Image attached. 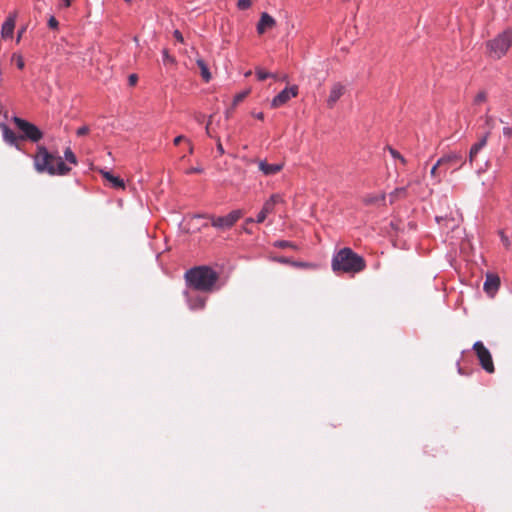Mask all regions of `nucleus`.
Returning a JSON list of instances; mask_svg holds the SVG:
<instances>
[{"instance_id":"obj_12","label":"nucleus","mask_w":512,"mask_h":512,"mask_svg":"<svg viewBox=\"0 0 512 512\" xmlns=\"http://www.w3.org/2000/svg\"><path fill=\"white\" fill-rule=\"evenodd\" d=\"M258 163V169L265 175V176H272L277 173H279L282 168V163H274L270 164L266 160H259Z\"/></svg>"},{"instance_id":"obj_31","label":"nucleus","mask_w":512,"mask_h":512,"mask_svg":"<svg viewBox=\"0 0 512 512\" xmlns=\"http://www.w3.org/2000/svg\"><path fill=\"white\" fill-rule=\"evenodd\" d=\"M58 26H59L58 20L54 16H51L48 19V27L50 29L56 30L58 28Z\"/></svg>"},{"instance_id":"obj_10","label":"nucleus","mask_w":512,"mask_h":512,"mask_svg":"<svg viewBox=\"0 0 512 512\" xmlns=\"http://www.w3.org/2000/svg\"><path fill=\"white\" fill-rule=\"evenodd\" d=\"M298 93L297 87L292 86L285 88L272 100V107L277 108L287 103L292 97H295Z\"/></svg>"},{"instance_id":"obj_44","label":"nucleus","mask_w":512,"mask_h":512,"mask_svg":"<svg viewBox=\"0 0 512 512\" xmlns=\"http://www.w3.org/2000/svg\"><path fill=\"white\" fill-rule=\"evenodd\" d=\"M186 142H187L188 148H189V149H187V152L192 154L193 153V145H192V143L189 140H186Z\"/></svg>"},{"instance_id":"obj_45","label":"nucleus","mask_w":512,"mask_h":512,"mask_svg":"<svg viewBox=\"0 0 512 512\" xmlns=\"http://www.w3.org/2000/svg\"><path fill=\"white\" fill-rule=\"evenodd\" d=\"M73 0H63L62 1V6L64 7H69L71 5Z\"/></svg>"},{"instance_id":"obj_32","label":"nucleus","mask_w":512,"mask_h":512,"mask_svg":"<svg viewBox=\"0 0 512 512\" xmlns=\"http://www.w3.org/2000/svg\"><path fill=\"white\" fill-rule=\"evenodd\" d=\"M256 75H257V78H258L260 81H263V80H265V79H267L268 77H270V76H271L268 72H266V71H264V70H261V69H258V70L256 71Z\"/></svg>"},{"instance_id":"obj_38","label":"nucleus","mask_w":512,"mask_h":512,"mask_svg":"<svg viewBox=\"0 0 512 512\" xmlns=\"http://www.w3.org/2000/svg\"><path fill=\"white\" fill-rule=\"evenodd\" d=\"M503 134L506 137H512V127H504Z\"/></svg>"},{"instance_id":"obj_41","label":"nucleus","mask_w":512,"mask_h":512,"mask_svg":"<svg viewBox=\"0 0 512 512\" xmlns=\"http://www.w3.org/2000/svg\"><path fill=\"white\" fill-rule=\"evenodd\" d=\"M217 151L219 152L220 155L224 154V148L219 138L217 139Z\"/></svg>"},{"instance_id":"obj_23","label":"nucleus","mask_w":512,"mask_h":512,"mask_svg":"<svg viewBox=\"0 0 512 512\" xmlns=\"http://www.w3.org/2000/svg\"><path fill=\"white\" fill-rule=\"evenodd\" d=\"M64 156L69 163L74 165L77 164L76 156L69 147L64 151Z\"/></svg>"},{"instance_id":"obj_24","label":"nucleus","mask_w":512,"mask_h":512,"mask_svg":"<svg viewBox=\"0 0 512 512\" xmlns=\"http://www.w3.org/2000/svg\"><path fill=\"white\" fill-rule=\"evenodd\" d=\"M388 150L394 159H398L403 165L407 163L406 159L396 149L389 147Z\"/></svg>"},{"instance_id":"obj_4","label":"nucleus","mask_w":512,"mask_h":512,"mask_svg":"<svg viewBox=\"0 0 512 512\" xmlns=\"http://www.w3.org/2000/svg\"><path fill=\"white\" fill-rule=\"evenodd\" d=\"M511 46L512 31L509 29L501 32L486 43L488 55L494 59H501L505 56Z\"/></svg>"},{"instance_id":"obj_21","label":"nucleus","mask_w":512,"mask_h":512,"mask_svg":"<svg viewBox=\"0 0 512 512\" xmlns=\"http://www.w3.org/2000/svg\"><path fill=\"white\" fill-rule=\"evenodd\" d=\"M206 298L197 296L195 298L188 299L189 308L192 310H201L205 307Z\"/></svg>"},{"instance_id":"obj_33","label":"nucleus","mask_w":512,"mask_h":512,"mask_svg":"<svg viewBox=\"0 0 512 512\" xmlns=\"http://www.w3.org/2000/svg\"><path fill=\"white\" fill-rule=\"evenodd\" d=\"M500 235H501V240H502L503 245L508 249L511 245L510 240L508 239V237L506 235H504L503 232H501Z\"/></svg>"},{"instance_id":"obj_35","label":"nucleus","mask_w":512,"mask_h":512,"mask_svg":"<svg viewBox=\"0 0 512 512\" xmlns=\"http://www.w3.org/2000/svg\"><path fill=\"white\" fill-rule=\"evenodd\" d=\"M439 167H443L442 164H438V161L435 163V165L431 168L430 174L432 177L437 176V170Z\"/></svg>"},{"instance_id":"obj_14","label":"nucleus","mask_w":512,"mask_h":512,"mask_svg":"<svg viewBox=\"0 0 512 512\" xmlns=\"http://www.w3.org/2000/svg\"><path fill=\"white\" fill-rule=\"evenodd\" d=\"M438 164L446 167L459 164L458 168H460L463 165V157L458 153H450L438 159Z\"/></svg>"},{"instance_id":"obj_27","label":"nucleus","mask_w":512,"mask_h":512,"mask_svg":"<svg viewBox=\"0 0 512 512\" xmlns=\"http://www.w3.org/2000/svg\"><path fill=\"white\" fill-rule=\"evenodd\" d=\"M274 246L279 248H295V245L292 242L285 241V240H279L274 243Z\"/></svg>"},{"instance_id":"obj_20","label":"nucleus","mask_w":512,"mask_h":512,"mask_svg":"<svg viewBox=\"0 0 512 512\" xmlns=\"http://www.w3.org/2000/svg\"><path fill=\"white\" fill-rule=\"evenodd\" d=\"M408 197L407 187L396 188L389 194L390 204L402 199H406Z\"/></svg>"},{"instance_id":"obj_42","label":"nucleus","mask_w":512,"mask_h":512,"mask_svg":"<svg viewBox=\"0 0 512 512\" xmlns=\"http://www.w3.org/2000/svg\"><path fill=\"white\" fill-rule=\"evenodd\" d=\"M137 82V76L135 74H132L129 76V83L130 85H135Z\"/></svg>"},{"instance_id":"obj_5","label":"nucleus","mask_w":512,"mask_h":512,"mask_svg":"<svg viewBox=\"0 0 512 512\" xmlns=\"http://www.w3.org/2000/svg\"><path fill=\"white\" fill-rule=\"evenodd\" d=\"M242 216V210H233L225 216L207 215L205 217L211 221V225L216 229L227 230L232 228Z\"/></svg>"},{"instance_id":"obj_11","label":"nucleus","mask_w":512,"mask_h":512,"mask_svg":"<svg viewBox=\"0 0 512 512\" xmlns=\"http://www.w3.org/2000/svg\"><path fill=\"white\" fill-rule=\"evenodd\" d=\"M276 26L275 19L266 12H263L260 16V20L257 24V33L259 35L264 34L266 31L273 29Z\"/></svg>"},{"instance_id":"obj_15","label":"nucleus","mask_w":512,"mask_h":512,"mask_svg":"<svg viewBox=\"0 0 512 512\" xmlns=\"http://www.w3.org/2000/svg\"><path fill=\"white\" fill-rule=\"evenodd\" d=\"M15 21H16V13L10 14L2 25V28H1L2 38L8 39V38L12 37L13 31L15 28Z\"/></svg>"},{"instance_id":"obj_37","label":"nucleus","mask_w":512,"mask_h":512,"mask_svg":"<svg viewBox=\"0 0 512 512\" xmlns=\"http://www.w3.org/2000/svg\"><path fill=\"white\" fill-rule=\"evenodd\" d=\"M203 169L200 167H192L186 171V174L202 173Z\"/></svg>"},{"instance_id":"obj_39","label":"nucleus","mask_w":512,"mask_h":512,"mask_svg":"<svg viewBox=\"0 0 512 512\" xmlns=\"http://www.w3.org/2000/svg\"><path fill=\"white\" fill-rule=\"evenodd\" d=\"M399 224H400V221H392V222L390 223V227H391L394 231H399V230H400Z\"/></svg>"},{"instance_id":"obj_6","label":"nucleus","mask_w":512,"mask_h":512,"mask_svg":"<svg viewBox=\"0 0 512 512\" xmlns=\"http://www.w3.org/2000/svg\"><path fill=\"white\" fill-rule=\"evenodd\" d=\"M347 85L336 81L328 86L326 91L325 106L327 109L333 110L338 101L346 94Z\"/></svg>"},{"instance_id":"obj_1","label":"nucleus","mask_w":512,"mask_h":512,"mask_svg":"<svg viewBox=\"0 0 512 512\" xmlns=\"http://www.w3.org/2000/svg\"><path fill=\"white\" fill-rule=\"evenodd\" d=\"M185 280L189 287L197 291L211 292L219 279L216 271L208 266H197L185 273Z\"/></svg>"},{"instance_id":"obj_19","label":"nucleus","mask_w":512,"mask_h":512,"mask_svg":"<svg viewBox=\"0 0 512 512\" xmlns=\"http://www.w3.org/2000/svg\"><path fill=\"white\" fill-rule=\"evenodd\" d=\"M0 128L2 130L4 140L11 145L16 144L18 136L14 133V131H12L5 124H0Z\"/></svg>"},{"instance_id":"obj_43","label":"nucleus","mask_w":512,"mask_h":512,"mask_svg":"<svg viewBox=\"0 0 512 512\" xmlns=\"http://www.w3.org/2000/svg\"><path fill=\"white\" fill-rule=\"evenodd\" d=\"M294 266L296 267H308L310 266L309 264L307 263H303V262H291Z\"/></svg>"},{"instance_id":"obj_7","label":"nucleus","mask_w":512,"mask_h":512,"mask_svg":"<svg viewBox=\"0 0 512 512\" xmlns=\"http://www.w3.org/2000/svg\"><path fill=\"white\" fill-rule=\"evenodd\" d=\"M13 122L18 129L23 132L22 138L29 139L32 142H38L43 137V133L34 124L19 117H14Z\"/></svg>"},{"instance_id":"obj_50","label":"nucleus","mask_w":512,"mask_h":512,"mask_svg":"<svg viewBox=\"0 0 512 512\" xmlns=\"http://www.w3.org/2000/svg\"><path fill=\"white\" fill-rule=\"evenodd\" d=\"M210 123H211V120L208 122V124H207V126H206V132H207V134H208L209 136H211V135H210V131H209V125H210Z\"/></svg>"},{"instance_id":"obj_3","label":"nucleus","mask_w":512,"mask_h":512,"mask_svg":"<svg viewBox=\"0 0 512 512\" xmlns=\"http://www.w3.org/2000/svg\"><path fill=\"white\" fill-rule=\"evenodd\" d=\"M34 165L38 172H47L50 175H65L70 168L64 163L60 156L49 153L45 147H38L34 157Z\"/></svg>"},{"instance_id":"obj_18","label":"nucleus","mask_w":512,"mask_h":512,"mask_svg":"<svg viewBox=\"0 0 512 512\" xmlns=\"http://www.w3.org/2000/svg\"><path fill=\"white\" fill-rule=\"evenodd\" d=\"M100 173L102 174V176L111 183V185L114 187V188H117V189H124L125 188V184H124V181L123 179L117 177V176H114L112 173L108 172V171H104V170H101Z\"/></svg>"},{"instance_id":"obj_22","label":"nucleus","mask_w":512,"mask_h":512,"mask_svg":"<svg viewBox=\"0 0 512 512\" xmlns=\"http://www.w3.org/2000/svg\"><path fill=\"white\" fill-rule=\"evenodd\" d=\"M196 63L201 70V76L206 82H208L211 79V74L208 70L206 63L201 58L197 59Z\"/></svg>"},{"instance_id":"obj_48","label":"nucleus","mask_w":512,"mask_h":512,"mask_svg":"<svg viewBox=\"0 0 512 512\" xmlns=\"http://www.w3.org/2000/svg\"><path fill=\"white\" fill-rule=\"evenodd\" d=\"M279 262H281V263H290V261L287 258H285V257L280 258Z\"/></svg>"},{"instance_id":"obj_26","label":"nucleus","mask_w":512,"mask_h":512,"mask_svg":"<svg viewBox=\"0 0 512 512\" xmlns=\"http://www.w3.org/2000/svg\"><path fill=\"white\" fill-rule=\"evenodd\" d=\"M487 100V93L485 91H480L474 98L475 104H481Z\"/></svg>"},{"instance_id":"obj_51","label":"nucleus","mask_w":512,"mask_h":512,"mask_svg":"<svg viewBox=\"0 0 512 512\" xmlns=\"http://www.w3.org/2000/svg\"><path fill=\"white\" fill-rule=\"evenodd\" d=\"M126 2H131V0H125Z\"/></svg>"},{"instance_id":"obj_29","label":"nucleus","mask_w":512,"mask_h":512,"mask_svg":"<svg viewBox=\"0 0 512 512\" xmlns=\"http://www.w3.org/2000/svg\"><path fill=\"white\" fill-rule=\"evenodd\" d=\"M251 4H252L251 0H239L237 2V7L240 10H246L251 6Z\"/></svg>"},{"instance_id":"obj_49","label":"nucleus","mask_w":512,"mask_h":512,"mask_svg":"<svg viewBox=\"0 0 512 512\" xmlns=\"http://www.w3.org/2000/svg\"><path fill=\"white\" fill-rule=\"evenodd\" d=\"M245 222L246 224H250L256 222V220H254L253 218H247Z\"/></svg>"},{"instance_id":"obj_28","label":"nucleus","mask_w":512,"mask_h":512,"mask_svg":"<svg viewBox=\"0 0 512 512\" xmlns=\"http://www.w3.org/2000/svg\"><path fill=\"white\" fill-rule=\"evenodd\" d=\"M247 94H248V92H241V93H238L237 95H235V97L233 99V105L236 106L240 102H242L246 98Z\"/></svg>"},{"instance_id":"obj_17","label":"nucleus","mask_w":512,"mask_h":512,"mask_svg":"<svg viewBox=\"0 0 512 512\" xmlns=\"http://www.w3.org/2000/svg\"><path fill=\"white\" fill-rule=\"evenodd\" d=\"M490 132H487L477 143L472 145L469 152V161L472 164L478 152L487 144Z\"/></svg>"},{"instance_id":"obj_36","label":"nucleus","mask_w":512,"mask_h":512,"mask_svg":"<svg viewBox=\"0 0 512 512\" xmlns=\"http://www.w3.org/2000/svg\"><path fill=\"white\" fill-rule=\"evenodd\" d=\"M173 36L175 37V39H176L177 41H179V42H181V43H183V42H184V38H183V36H182V33H181L179 30H175V31L173 32Z\"/></svg>"},{"instance_id":"obj_34","label":"nucleus","mask_w":512,"mask_h":512,"mask_svg":"<svg viewBox=\"0 0 512 512\" xmlns=\"http://www.w3.org/2000/svg\"><path fill=\"white\" fill-rule=\"evenodd\" d=\"M16 65L21 70L24 68L25 63H24V59L22 58V56L18 55L16 57Z\"/></svg>"},{"instance_id":"obj_40","label":"nucleus","mask_w":512,"mask_h":512,"mask_svg":"<svg viewBox=\"0 0 512 512\" xmlns=\"http://www.w3.org/2000/svg\"><path fill=\"white\" fill-rule=\"evenodd\" d=\"M186 140H187V139L185 138V136H183V135H179V136H177V137L174 139V141H173V142H174V144H175V145H179V144H180V142H182V141H186Z\"/></svg>"},{"instance_id":"obj_8","label":"nucleus","mask_w":512,"mask_h":512,"mask_svg":"<svg viewBox=\"0 0 512 512\" xmlns=\"http://www.w3.org/2000/svg\"><path fill=\"white\" fill-rule=\"evenodd\" d=\"M473 350L479 360L481 367L488 373L495 371L494 363L490 351L481 341H477L473 345Z\"/></svg>"},{"instance_id":"obj_25","label":"nucleus","mask_w":512,"mask_h":512,"mask_svg":"<svg viewBox=\"0 0 512 512\" xmlns=\"http://www.w3.org/2000/svg\"><path fill=\"white\" fill-rule=\"evenodd\" d=\"M162 55L164 64H174L176 62L175 58L169 54L167 49L162 51Z\"/></svg>"},{"instance_id":"obj_46","label":"nucleus","mask_w":512,"mask_h":512,"mask_svg":"<svg viewBox=\"0 0 512 512\" xmlns=\"http://www.w3.org/2000/svg\"><path fill=\"white\" fill-rule=\"evenodd\" d=\"M24 31H25V29H24V28H22V29L18 32V39H17V41H18V42H19V40H20L21 36L23 35Z\"/></svg>"},{"instance_id":"obj_9","label":"nucleus","mask_w":512,"mask_h":512,"mask_svg":"<svg viewBox=\"0 0 512 512\" xmlns=\"http://www.w3.org/2000/svg\"><path fill=\"white\" fill-rule=\"evenodd\" d=\"M281 201V197L278 194H273L263 205L261 211L258 213L256 222L262 223L265 221L267 216L274 212L275 205Z\"/></svg>"},{"instance_id":"obj_47","label":"nucleus","mask_w":512,"mask_h":512,"mask_svg":"<svg viewBox=\"0 0 512 512\" xmlns=\"http://www.w3.org/2000/svg\"><path fill=\"white\" fill-rule=\"evenodd\" d=\"M256 118L259 119V120H263L264 119V115L262 112L256 114Z\"/></svg>"},{"instance_id":"obj_13","label":"nucleus","mask_w":512,"mask_h":512,"mask_svg":"<svg viewBox=\"0 0 512 512\" xmlns=\"http://www.w3.org/2000/svg\"><path fill=\"white\" fill-rule=\"evenodd\" d=\"M499 286H500L499 277L495 274H487L486 280L484 282L485 292L488 295L493 296L496 293V291L498 290Z\"/></svg>"},{"instance_id":"obj_2","label":"nucleus","mask_w":512,"mask_h":512,"mask_svg":"<svg viewBox=\"0 0 512 512\" xmlns=\"http://www.w3.org/2000/svg\"><path fill=\"white\" fill-rule=\"evenodd\" d=\"M366 267L362 256L355 253L351 248H342L332 260V269L334 272L347 274H356L363 271Z\"/></svg>"},{"instance_id":"obj_30","label":"nucleus","mask_w":512,"mask_h":512,"mask_svg":"<svg viewBox=\"0 0 512 512\" xmlns=\"http://www.w3.org/2000/svg\"><path fill=\"white\" fill-rule=\"evenodd\" d=\"M90 132V128L87 125L81 126L76 130V134L79 137L85 136Z\"/></svg>"},{"instance_id":"obj_16","label":"nucleus","mask_w":512,"mask_h":512,"mask_svg":"<svg viewBox=\"0 0 512 512\" xmlns=\"http://www.w3.org/2000/svg\"><path fill=\"white\" fill-rule=\"evenodd\" d=\"M385 200H386L385 193H381L378 195L377 194H368L362 198V203L365 206L385 205Z\"/></svg>"}]
</instances>
